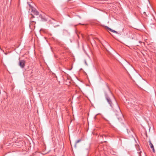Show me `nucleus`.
Listing matches in <instances>:
<instances>
[{
  "mask_svg": "<svg viewBox=\"0 0 156 156\" xmlns=\"http://www.w3.org/2000/svg\"><path fill=\"white\" fill-rule=\"evenodd\" d=\"M108 29L109 30L111 31L112 32H113V33H115L116 34L118 33L115 30H114L108 27Z\"/></svg>",
  "mask_w": 156,
  "mask_h": 156,
  "instance_id": "obj_4",
  "label": "nucleus"
},
{
  "mask_svg": "<svg viewBox=\"0 0 156 156\" xmlns=\"http://www.w3.org/2000/svg\"><path fill=\"white\" fill-rule=\"evenodd\" d=\"M149 145H150V146L151 148L152 149L153 152H154L155 150H154V146H153L152 144L151 143V141H149Z\"/></svg>",
  "mask_w": 156,
  "mask_h": 156,
  "instance_id": "obj_3",
  "label": "nucleus"
},
{
  "mask_svg": "<svg viewBox=\"0 0 156 156\" xmlns=\"http://www.w3.org/2000/svg\"><path fill=\"white\" fill-rule=\"evenodd\" d=\"M25 61L23 60H20L19 66L21 68H24L25 66Z\"/></svg>",
  "mask_w": 156,
  "mask_h": 156,
  "instance_id": "obj_2",
  "label": "nucleus"
},
{
  "mask_svg": "<svg viewBox=\"0 0 156 156\" xmlns=\"http://www.w3.org/2000/svg\"><path fill=\"white\" fill-rule=\"evenodd\" d=\"M81 141V140H77L76 142L75 146L76 147L77 144L79 143V142H80Z\"/></svg>",
  "mask_w": 156,
  "mask_h": 156,
  "instance_id": "obj_7",
  "label": "nucleus"
},
{
  "mask_svg": "<svg viewBox=\"0 0 156 156\" xmlns=\"http://www.w3.org/2000/svg\"><path fill=\"white\" fill-rule=\"evenodd\" d=\"M106 100L110 106L113 108V110L118 118L119 119L120 116H122L120 108L117 103L115 102V105L112 106V103L110 99L108 97H107Z\"/></svg>",
  "mask_w": 156,
  "mask_h": 156,
  "instance_id": "obj_1",
  "label": "nucleus"
},
{
  "mask_svg": "<svg viewBox=\"0 0 156 156\" xmlns=\"http://www.w3.org/2000/svg\"><path fill=\"white\" fill-rule=\"evenodd\" d=\"M135 109H136V111L137 112H138L139 110H140V108L137 105H135L134 106Z\"/></svg>",
  "mask_w": 156,
  "mask_h": 156,
  "instance_id": "obj_5",
  "label": "nucleus"
},
{
  "mask_svg": "<svg viewBox=\"0 0 156 156\" xmlns=\"http://www.w3.org/2000/svg\"><path fill=\"white\" fill-rule=\"evenodd\" d=\"M142 152V151H139L138 152V154L139 156H141V153Z\"/></svg>",
  "mask_w": 156,
  "mask_h": 156,
  "instance_id": "obj_8",
  "label": "nucleus"
},
{
  "mask_svg": "<svg viewBox=\"0 0 156 156\" xmlns=\"http://www.w3.org/2000/svg\"><path fill=\"white\" fill-rule=\"evenodd\" d=\"M106 136L105 135H102V137L103 138L104 137H106Z\"/></svg>",
  "mask_w": 156,
  "mask_h": 156,
  "instance_id": "obj_9",
  "label": "nucleus"
},
{
  "mask_svg": "<svg viewBox=\"0 0 156 156\" xmlns=\"http://www.w3.org/2000/svg\"><path fill=\"white\" fill-rule=\"evenodd\" d=\"M33 13L36 15H38L39 14V12L36 10H34L33 11V10H32Z\"/></svg>",
  "mask_w": 156,
  "mask_h": 156,
  "instance_id": "obj_6",
  "label": "nucleus"
},
{
  "mask_svg": "<svg viewBox=\"0 0 156 156\" xmlns=\"http://www.w3.org/2000/svg\"><path fill=\"white\" fill-rule=\"evenodd\" d=\"M145 156H146V155H145Z\"/></svg>",
  "mask_w": 156,
  "mask_h": 156,
  "instance_id": "obj_12",
  "label": "nucleus"
},
{
  "mask_svg": "<svg viewBox=\"0 0 156 156\" xmlns=\"http://www.w3.org/2000/svg\"><path fill=\"white\" fill-rule=\"evenodd\" d=\"M29 6L30 7L31 5H29Z\"/></svg>",
  "mask_w": 156,
  "mask_h": 156,
  "instance_id": "obj_11",
  "label": "nucleus"
},
{
  "mask_svg": "<svg viewBox=\"0 0 156 156\" xmlns=\"http://www.w3.org/2000/svg\"><path fill=\"white\" fill-rule=\"evenodd\" d=\"M104 142H105V143H107V141H104Z\"/></svg>",
  "mask_w": 156,
  "mask_h": 156,
  "instance_id": "obj_10",
  "label": "nucleus"
}]
</instances>
